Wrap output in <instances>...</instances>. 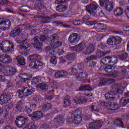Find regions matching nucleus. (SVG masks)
<instances>
[{
    "label": "nucleus",
    "instance_id": "obj_1",
    "mask_svg": "<svg viewBox=\"0 0 129 129\" xmlns=\"http://www.w3.org/2000/svg\"><path fill=\"white\" fill-rule=\"evenodd\" d=\"M123 88L120 86V84H115L112 86L110 93H106L105 97L106 100L109 101H113L115 99L116 94L122 93Z\"/></svg>",
    "mask_w": 129,
    "mask_h": 129
},
{
    "label": "nucleus",
    "instance_id": "obj_2",
    "mask_svg": "<svg viewBox=\"0 0 129 129\" xmlns=\"http://www.w3.org/2000/svg\"><path fill=\"white\" fill-rule=\"evenodd\" d=\"M0 48L4 53L12 54L15 51V43L10 40H4L0 44Z\"/></svg>",
    "mask_w": 129,
    "mask_h": 129
},
{
    "label": "nucleus",
    "instance_id": "obj_3",
    "mask_svg": "<svg viewBox=\"0 0 129 129\" xmlns=\"http://www.w3.org/2000/svg\"><path fill=\"white\" fill-rule=\"evenodd\" d=\"M35 92V88L33 86H28L24 87L23 89L21 90H18L17 93H18V97L21 99L28 97L30 95H32Z\"/></svg>",
    "mask_w": 129,
    "mask_h": 129
},
{
    "label": "nucleus",
    "instance_id": "obj_4",
    "mask_svg": "<svg viewBox=\"0 0 129 129\" xmlns=\"http://www.w3.org/2000/svg\"><path fill=\"white\" fill-rule=\"evenodd\" d=\"M98 5L95 3H92L90 5L86 6V10L91 16H93L94 18H98L101 17L100 12L97 10Z\"/></svg>",
    "mask_w": 129,
    "mask_h": 129
},
{
    "label": "nucleus",
    "instance_id": "obj_5",
    "mask_svg": "<svg viewBox=\"0 0 129 129\" xmlns=\"http://www.w3.org/2000/svg\"><path fill=\"white\" fill-rule=\"evenodd\" d=\"M72 116L74 117L73 122L75 123V124H79V123L81 122L82 116H83L82 111L79 109L74 110L72 112Z\"/></svg>",
    "mask_w": 129,
    "mask_h": 129
},
{
    "label": "nucleus",
    "instance_id": "obj_6",
    "mask_svg": "<svg viewBox=\"0 0 129 129\" xmlns=\"http://www.w3.org/2000/svg\"><path fill=\"white\" fill-rule=\"evenodd\" d=\"M100 63L104 64V65H115L117 62H118V59L117 58L111 56H106L100 60Z\"/></svg>",
    "mask_w": 129,
    "mask_h": 129
},
{
    "label": "nucleus",
    "instance_id": "obj_7",
    "mask_svg": "<svg viewBox=\"0 0 129 129\" xmlns=\"http://www.w3.org/2000/svg\"><path fill=\"white\" fill-rule=\"evenodd\" d=\"M17 126L18 127H23L28 123V117H25L24 116H18L15 121Z\"/></svg>",
    "mask_w": 129,
    "mask_h": 129
},
{
    "label": "nucleus",
    "instance_id": "obj_8",
    "mask_svg": "<svg viewBox=\"0 0 129 129\" xmlns=\"http://www.w3.org/2000/svg\"><path fill=\"white\" fill-rule=\"evenodd\" d=\"M122 39L119 36H112L108 38L107 40L108 45L110 46H115L116 45H119L121 43Z\"/></svg>",
    "mask_w": 129,
    "mask_h": 129
},
{
    "label": "nucleus",
    "instance_id": "obj_9",
    "mask_svg": "<svg viewBox=\"0 0 129 129\" xmlns=\"http://www.w3.org/2000/svg\"><path fill=\"white\" fill-rule=\"evenodd\" d=\"M80 40V35L78 33L71 34L68 38V43L71 45H76Z\"/></svg>",
    "mask_w": 129,
    "mask_h": 129
},
{
    "label": "nucleus",
    "instance_id": "obj_10",
    "mask_svg": "<svg viewBox=\"0 0 129 129\" xmlns=\"http://www.w3.org/2000/svg\"><path fill=\"white\" fill-rule=\"evenodd\" d=\"M12 22L9 19L0 18V30L6 31V28L10 29Z\"/></svg>",
    "mask_w": 129,
    "mask_h": 129
},
{
    "label": "nucleus",
    "instance_id": "obj_11",
    "mask_svg": "<svg viewBox=\"0 0 129 129\" xmlns=\"http://www.w3.org/2000/svg\"><path fill=\"white\" fill-rule=\"evenodd\" d=\"M47 40V36L46 35H41L40 38L38 36H36L34 38V43L35 46H38V47H42L43 46V43L41 42H45Z\"/></svg>",
    "mask_w": 129,
    "mask_h": 129
},
{
    "label": "nucleus",
    "instance_id": "obj_12",
    "mask_svg": "<svg viewBox=\"0 0 129 129\" xmlns=\"http://www.w3.org/2000/svg\"><path fill=\"white\" fill-rule=\"evenodd\" d=\"M17 73V70L11 66H7L4 71V74L6 76H14Z\"/></svg>",
    "mask_w": 129,
    "mask_h": 129
},
{
    "label": "nucleus",
    "instance_id": "obj_13",
    "mask_svg": "<svg viewBox=\"0 0 129 129\" xmlns=\"http://www.w3.org/2000/svg\"><path fill=\"white\" fill-rule=\"evenodd\" d=\"M62 45V42L61 41H57L56 43H54L53 46L51 47L48 46L46 48V52L49 51V55H54L55 54V50L57 48H59L60 46Z\"/></svg>",
    "mask_w": 129,
    "mask_h": 129
},
{
    "label": "nucleus",
    "instance_id": "obj_14",
    "mask_svg": "<svg viewBox=\"0 0 129 129\" xmlns=\"http://www.w3.org/2000/svg\"><path fill=\"white\" fill-rule=\"evenodd\" d=\"M87 46V44H86V43L82 42L75 46L71 47V50L76 51V52H81V51H83V50H84Z\"/></svg>",
    "mask_w": 129,
    "mask_h": 129
},
{
    "label": "nucleus",
    "instance_id": "obj_15",
    "mask_svg": "<svg viewBox=\"0 0 129 129\" xmlns=\"http://www.w3.org/2000/svg\"><path fill=\"white\" fill-rule=\"evenodd\" d=\"M23 27L24 25H20L16 26L15 28L11 31L10 33V36L12 38H15V37H17L18 35H20V33H22L23 31Z\"/></svg>",
    "mask_w": 129,
    "mask_h": 129
},
{
    "label": "nucleus",
    "instance_id": "obj_16",
    "mask_svg": "<svg viewBox=\"0 0 129 129\" xmlns=\"http://www.w3.org/2000/svg\"><path fill=\"white\" fill-rule=\"evenodd\" d=\"M103 125V121L101 120H97L89 123L88 129H100Z\"/></svg>",
    "mask_w": 129,
    "mask_h": 129
},
{
    "label": "nucleus",
    "instance_id": "obj_17",
    "mask_svg": "<svg viewBox=\"0 0 129 129\" xmlns=\"http://www.w3.org/2000/svg\"><path fill=\"white\" fill-rule=\"evenodd\" d=\"M112 82H114V79L103 77L101 78L100 80L99 86H105V85H108V84H110L112 83Z\"/></svg>",
    "mask_w": 129,
    "mask_h": 129
},
{
    "label": "nucleus",
    "instance_id": "obj_18",
    "mask_svg": "<svg viewBox=\"0 0 129 129\" xmlns=\"http://www.w3.org/2000/svg\"><path fill=\"white\" fill-rule=\"evenodd\" d=\"M0 62L5 64H11L13 62V59L9 55L3 54L1 57Z\"/></svg>",
    "mask_w": 129,
    "mask_h": 129
},
{
    "label": "nucleus",
    "instance_id": "obj_19",
    "mask_svg": "<svg viewBox=\"0 0 129 129\" xmlns=\"http://www.w3.org/2000/svg\"><path fill=\"white\" fill-rule=\"evenodd\" d=\"M11 94L9 92L4 93L0 97V101L2 103H8V101L11 100Z\"/></svg>",
    "mask_w": 129,
    "mask_h": 129
},
{
    "label": "nucleus",
    "instance_id": "obj_20",
    "mask_svg": "<svg viewBox=\"0 0 129 129\" xmlns=\"http://www.w3.org/2000/svg\"><path fill=\"white\" fill-rule=\"evenodd\" d=\"M95 47L93 46V44H90L84 51L83 53L85 55H91L94 51Z\"/></svg>",
    "mask_w": 129,
    "mask_h": 129
},
{
    "label": "nucleus",
    "instance_id": "obj_21",
    "mask_svg": "<svg viewBox=\"0 0 129 129\" xmlns=\"http://www.w3.org/2000/svg\"><path fill=\"white\" fill-rule=\"evenodd\" d=\"M95 47L93 46V44H90L84 51L83 53L85 55H91L94 51Z\"/></svg>",
    "mask_w": 129,
    "mask_h": 129
},
{
    "label": "nucleus",
    "instance_id": "obj_22",
    "mask_svg": "<svg viewBox=\"0 0 129 129\" xmlns=\"http://www.w3.org/2000/svg\"><path fill=\"white\" fill-rule=\"evenodd\" d=\"M87 77H88V73L85 72H81L77 76V79L79 81H83V80H86Z\"/></svg>",
    "mask_w": 129,
    "mask_h": 129
},
{
    "label": "nucleus",
    "instance_id": "obj_23",
    "mask_svg": "<svg viewBox=\"0 0 129 129\" xmlns=\"http://www.w3.org/2000/svg\"><path fill=\"white\" fill-rule=\"evenodd\" d=\"M54 76L56 78H60V77H67L68 73L65 71H58L55 73Z\"/></svg>",
    "mask_w": 129,
    "mask_h": 129
},
{
    "label": "nucleus",
    "instance_id": "obj_24",
    "mask_svg": "<svg viewBox=\"0 0 129 129\" xmlns=\"http://www.w3.org/2000/svg\"><path fill=\"white\" fill-rule=\"evenodd\" d=\"M16 59L17 61V63L21 66H24V65H26V59L24 56L22 55H19L16 57Z\"/></svg>",
    "mask_w": 129,
    "mask_h": 129
},
{
    "label": "nucleus",
    "instance_id": "obj_25",
    "mask_svg": "<svg viewBox=\"0 0 129 129\" xmlns=\"http://www.w3.org/2000/svg\"><path fill=\"white\" fill-rule=\"evenodd\" d=\"M52 24H55L56 26H59L61 28H68V29L71 28V25H69V23L68 24L59 21H54L52 22Z\"/></svg>",
    "mask_w": 129,
    "mask_h": 129
},
{
    "label": "nucleus",
    "instance_id": "obj_26",
    "mask_svg": "<svg viewBox=\"0 0 129 129\" xmlns=\"http://www.w3.org/2000/svg\"><path fill=\"white\" fill-rule=\"evenodd\" d=\"M70 99H71V97H70V96L67 95L64 97V98L63 99V106H64V107H68V106H70L71 104Z\"/></svg>",
    "mask_w": 129,
    "mask_h": 129
},
{
    "label": "nucleus",
    "instance_id": "obj_27",
    "mask_svg": "<svg viewBox=\"0 0 129 129\" xmlns=\"http://www.w3.org/2000/svg\"><path fill=\"white\" fill-rule=\"evenodd\" d=\"M25 37L26 36H25V35L23 34L17 36L16 39L17 43H18V44H20V43H22V42H27V41H28V39H25Z\"/></svg>",
    "mask_w": 129,
    "mask_h": 129
},
{
    "label": "nucleus",
    "instance_id": "obj_28",
    "mask_svg": "<svg viewBox=\"0 0 129 129\" xmlns=\"http://www.w3.org/2000/svg\"><path fill=\"white\" fill-rule=\"evenodd\" d=\"M23 43H21L19 45H18V48L19 51H23V50H26V49H28L29 47L31 45L29 44V43L27 42V41H23Z\"/></svg>",
    "mask_w": 129,
    "mask_h": 129
},
{
    "label": "nucleus",
    "instance_id": "obj_29",
    "mask_svg": "<svg viewBox=\"0 0 129 129\" xmlns=\"http://www.w3.org/2000/svg\"><path fill=\"white\" fill-rule=\"evenodd\" d=\"M76 57V53L75 52H69L65 56V58L68 61H73L75 59Z\"/></svg>",
    "mask_w": 129,
    "mask_h": 129
},
{
    "label": "nucleus",
    "instance_id": "obj_30",
    "mask_svg": "<svg viewBox=\"0 0 129 129\" xmlns=\"http://www.w3.org/2000/svg\"><path fill=\"white\" fill-rule=\"evenodd\" d=\"M103 7H104L106 11H108V12H111V11L113 10V3L108 2L106 3H105Z\"/></svg>",
    "mask_w": 129,
    "mask_h": 129
},
{
    "label": "nucleus",
    "instance_id": "obj_31",
    "mask_svg": "<svg viewBox=\"0 0 129 129\" xmlns=\"http://www.w3.org/2000/svg\"><path fill=\"white\" fill-rule=\"evenodd\" d=\"M115 16H121L123 14V9L121 7H117L113 11Z\"/></svg>",
    "mask_w": 129,
    "mask_h": 129
},
{
    "label": "nucleus",
    "instance_id": "obj_32",
    "mask_svg": "<svg viewBox=\"0 0 129 129\" xmlns=\"http://www.w3.org/2000/svg\"><path fill=\"white\" fill-rule=\"evenodd\" d=\"M68 24L71 25V26H72L73 24L75 26H81V25L84 24V21L79 19L78 20H74L73 22H68Z\"/></svg>",
    "mask_w": 129,
    "mask_h": 129
},
{
    "label": "nucleus",
    "instance_id": "obj_33",
    "mask_svg": "<svg viewBox=\"0 0 129 129\" xmlns=\"http://www.w3.org/2000/svg\"><path fill=\"white\" fill-rule=\"evenodd\" d=\"M53 120L55 123H62L64 121V117L59 115L55 117Z\"/></svg>",
    "mask_w": 129,
    "mask_h": 129
},
{
    "label": "nucleus",
    "instance_id": "obj_34",
    "mask_svg": "<svg viewBox=\"0 0 129 129\" xmlns=\"http://www.w3.org/2000/svg\"><path fill=\"white\" fill-rule=\"evenodd\" d=\"M38 87L41 90L44 91V92H46V91L48 90V85H47V84L45 83H39L38 85Z\"/></svg>",
    "mask_w": 129,
    "mask_h": 129
},
{
    "label": "nucleus",
    "instance_id": "obj_35",
    "mask_svg": "<svg viewBox=\"0 0 129 129\" xmlns=\"http://www.w3.org/2000/svg\"><path fill=\"white\" fill-rule=\"evenodd\" d=\"M56 10L57 12H63L65 11H67V7L64 5H60L56 7Z\"/></svg>",
    "mask_w": 129,
    "mask_h": 129
},
{
    "label": "nucleus",
    "instance_id": "obj_36",
    "mask_svg": "<svg viewBox=\"0 0 129 129\" xmlns=\"http://www.w3.org/2000/svg\"><path fill=\"white\" fill-rule=\"evenodd\" d=\"M52 104L50 103H47L46 104H45L44 105H42L41 107V109L42 111H47V110H49V109H51V108L52 107Z\"/></svg>",
    "mask_w": 129,
    "mask_h": 129
},
{
    "label": "nucleus",
    "instance_id": "obj_37",
    "mask_svg": "<svg viewBox=\"0 0 129 129\" xmlns=\"http://www.w3.org/2000/svg\"><path fill=\"white\" fill-rule=\"evenodd\" d=\"M118 57L120 60H122V61H124L126 60L128 57V53L126 52H122L120 54H119Z\"/></svg>",
    "mask_w": 129,
    "mask_h": 129
},
{
    "label": "nucleus",
    "instance_id": "obj_38",
    "mask_svg": "<svg viewBox=\"0 0 129 129\" xmlns=\"http://www.w3.org/2000/svg\"><path fill=\"white\" fill-rule=\"evenodd\" d=\"M79 90H83L84 91L85 90H87V91H92V90H93V88L89 85H84L81 86Z\"/></svg>",
    "mask_w": 129,
    "mask_h": 129
},
{
    "label": "nucleus",
    "instance_id": "obj_39",
    "mask_svg": "<svg viewBox=\"0 0 129 129\" xmlns=\"http://www.w3.org/2000/svg\"><path fill=\"white\" fill-rule=\"evenodd\" d=\"M43 115L44 114L41 111H37L33 113V116L35 118H41L43 117Z\"/></svg>",
    "mask_w": 129,
    "mask_h": 129
},
{
    "label": "nucleus",
    "instance_id": "obj_40",
    "mask_svg": "<svg viewBox=\"0 0 129 129\" xmlns=\"http://www.w3.org/2000/svg\"><path fill=\"white\" fill-rule=\"evenodd\" d=\"M0 5H4L5 6H8V7H10V8L14 6L13 3L8 0H0Z\"/></svg>",
    "mask_w": 129,
    "mask_h": 129
},
{
    "label": "nucleus",
    "instance_id": "obj_41",
    "mask_svg": "<svg viewBox=\"0 0 129 129\" xmlns=\"http://www.w3.org/2000/svg\"><path fill=\"white\" fill-rule=\"evenodd\" d=\"M109 107L110 110H115L118 108L117 104L114 103L113 102H109Z\"/></svg>",
    "mask_w": 129,
    "mask_h": 129
},
{
    "label": "nucleus",
    "instance_id": "obj_42",
    "mask_svg": "<svg viewBox=\"0 0 129 129\" xmlns=\"http://www.w3.org/2000/svg\"><path fill=\"white\" fill-rule=\"evenodd\" d=\"M29 59L31 61L32 60H40L41 59V55L37 54H33L29 55Z\"/></svg>",
    "mask_w": 129,
    "mask_h": 129
},
{
    "label": "nucleus",
    "instance_id": "obj_43",
    "mask_svg": "<svg viewBox=\"0 0 129 129\" xmlns=\"http://www.w3.org/2000/svg\"><path fill=\"white\" fill-rule=\"evenodd\" d=\"M129 102V99L125 98H122L120 99V104L121 106H125Z\"/></svg>",
    "mask_w": 129,
    "mask_h": 129
},
{
    "label": "nucleus",
    "instance_id": "obj_44",
    "mask_svg": "<svg viewBox=\"0 0 129 129\" xmlns=\"http://www.w3.org/2000/svg\"><path fill=\"white\" fill-rule=\"evenodd\" d=\"M96 55L97 58H102V57H104L106 55V53L100 50H98L96 53Z\"/></svg>",
    "mask_w": 129,
    "mask_h": 129
},
{
    "label": "nucleus",
    "instance_id": "obj_45",
    "mask_svg": "<svg viewBox=\"0 0 129 129\" xmlns=\"http://www.w3.org/2000/svg\"><path fill=\"white\" fill-rule=\"evenodd\" d=\"M85 102H86V99L83 95H81L80 96V98L78 99L77 101H76V103H79V104H80V103H84Z\"/></svg>",
    "mask_w": 129,
    "mask_h": 129
},
{
    "label": "nucleus",
    "instance_id": "obj_46",
    "mask_svg": "<svg viewBox=\"0 0 129 129\" xmlns=\"http://www.w3.org/2000/svg\"><path fill=\"white\" fill-rule=\"evenodd\" d=\"M119 69L121 70V74L122 76H125L126 75V72H127V68L123 66L119 67Z\"/></svg>",
    "mask_w": 129,
    "mask_h": 129
},
{
    "label": "nucleus",
    "instance_id": "obj_47",
    "mask_svg": "<svg viewBox=\"0 0 129 129\" xmlns=\"http://www.w3.org/2000/svg\"><path fill=\"white\" fill-rule=\"evenodd\" d=\"M23 109V103H22L21 101H19L16 104L15 109L16 110H18L20 111Z\"/></svg>",
    "mask_w": 129,
    "mask_h": 129
},
{
    "label": "nucleus",
    "instance_id": "obj_48",
    "mask_svg": "<svg viewBox=\"0 0 129 129\" xmlns=\"http://www.w3.org/2000/svg\"><path fill=\"white\" fill-rule=\"evenodd\" d=\"M104 70L107 73H111L113 70H114V68L112 67L111 65L105 67Z\"/></svg>",
    "mask_w": 129,
    "mask_h": 129
},
{
    "label": "nucleus",
    "instance_id": "obj_49",
    "mask_svg": "<svg viewBox=\"0 0 129 129\" xmlns=\"http://www.w3.org/2000/svg\"><path fill=\"white\" fill-rule=\"evenodd\" d=\"M114 124H116L118 126H120L122 127L123 126V122L120 120V119L118 118V119H116L114 122Z\"/></svg>",
    "mask_w": 129,
    "mask_h": 129
},
{
    "label": "nucleus",
    "instance_id": "obj_50",
    "mask_svg": "<svg viewBox=\"0 0 129 129\" xmlns=\"http://www.w3.org/2000/svg\"><path fill=\"white\" fill-rule=\"evenodd\" d=\"M87 65L90 67V68H93V67H95L96 66V62L93 60H87Z\"/></svg>",
    "mask_w": 129,
    "mask_h": 129
},
{
    "label": "nucleus",
    "instance_id": "obj_51",
    "mask_svg": "<svg viewBox=\"0 0 129 129\" xmlns=\"http://www.w3.org/2000/svg\"><path fill=\"white\" fill-rule=\"evenodd\" d=\"M27 127L29 129H37L38 128V126L35 124L34 122L29 123Z\"/></svg>",
    "mask_w": 129,
    "mask_h": 129
},
{
    "label": "nucleus",
    "instance_id": "obj_52",
    "mask_svg": "<svg viewBox=\"0 0 129 129\" xmlns=\"http://www.w3.org/2000/svg\"><path fill=\"white\" fill-rule=\"evenodd\" d=\"M50 63V64H53L54 66L56 65L57 64V57L55 56H51Z\"/></svg>",
    "mask_w": 129,
    "mask_h": 129
},
{
    "label": "nucleus",
    "instance_id": "obj_53",
    "mask_svg": "<svg viewBox=\"0 0 129 129\" xmlns=\"http://www.w3.org/2000/svg\"><path fill=\"white\" fill-rule=\"evenodd\" d=\"M20 10L24 13H28V12H30V8L28 6H22L20 8Z\"/></svg>",
    "mask_w": 129,
    "mask_h": 129
},
{
    "label": "nucleus",
    "instance_id": "obj_54",
    "mask_svg": "<svg viewBox=\"0 0 129 129\" xmlns=\"http://www.w3.org/2000/svg\"><path fill=\"white\" fill-rule=\"evenodd\" d=\"M36 69H38L39 67H42L43 66V62L41 60H35Z\"/></svg>",
    "mask_w": 129,
    "mask_h": 129
},
{
    "label": "nucleus",
    "instance_id": "obj_55",
    "mask_svg": "<svg viewBox=\"0 0 129 129\" xmlns=\"http://www.w3.org/2000/svg\"><path fill=\"white\" fill-rule=\"evenodd\" d=\"M59 37L57 34H52L51 35V43H55L54 41L58 40Z\"/></svg>",
    "mask_w": 129,
    "mask_h": 129
},
{
    "label": "nucleus",
    "instance_id": "obj_56",
    "mask_svg": "<svg viewBox=\"0 0 129 129\" xmlns=\"http://www.w3.org/2000/svg\"><path fill=\"white\" fill-rule=\"evenodd\" d=\"M19 76L21 79H24V78H25V77H27L28 76H32V75H30V74H27V73H24V74L20 73L19 74Z\"/></svg>",
    "mask_w": 129,
    "mask_h": 129
},
{
    "label": "nucleus",
    "instance_id": "obj_57",
    "mask_svg": "<svg viewBox=\"0 0 129 129\" xmlns=\"http://www.w3.org/2000/svg\"><path fill=\"white\" fill-rule=\"evenodd\" d=\"M78 72V69L73 68L71 69V72H70V75H75L76 73Z\"/></svg>",
    "mask_w": 129,
    "mask_h": 129
},
{
    "label": "nucleus",
    "instance_id": "obj_58",
    "mask_svg": "<svg viewBox=\"0 0 129 129\" xmlns=\"http://www.w3.org/2000/svg\"><path fill=\"white\" fill-rule=\"evenodd\" d=\"M97 56L96 55H92L88 57H87V61H92V60H96Z\"/></svg>",
    "mask_w": 129,
    "mask_h": 129
},
{
    "label": "nucleus",
    "instance_id": "obj_59",
    "mask_svg": "<svg viewBox=\"0 0 129 129\" xmlns=\"http://www.w3.org/2000/svg\"><path fill=\"white\" fill-rule=\"evenodd\" d=\"M124 13L127 19H129V6H127L124 10Z\"/></svg>",
    "mask_w": 129,
    "mask_h": 129
},
{
    "label": "nucleus",
    "instance_id": "obj_60",
    "mask_svg": "<svg viewBox=\"0 0 129 129\" xmlns=\"http://www.w3.org/2000/svg\"><path fill=\"white\" fill-rule=\"evenodd\" d=\"M32 84H37V83H39V77L36 76L34 77L32 81H31Z\"/></svg>",
    "mask_w": 129,
    "mask_h": 129
},
{
    "label": "nucleus",
    "instance_id": "obj_61",
    "mask_svg": "<svg viewBox=\"0 0 129 129\" xmlns=\"http://www.w3.org/2000/svg\"><path fill=\"white\" fill-rule=\"evenodd\" d=\"M70 0H56L55 3L57 5H61L62 4H66L68 2H69Z\"/></svg>",
    "mask_w": 129,
    "mask_h": 129
},
{
    "label": "nucleus",
    "instance_id": "obj_62",
    "mask_svg": "<svg viewBox=\"0 0 129 129\" xmlns=\"http://www.w3.org/2000/svg\"><path fill=\"white\" fill-rule=\"evenodd\" d=\"M98 47L100 48V49H102L103 50H104V49L106 48V45L102 42H100L99 45H98Z\"/></svg>",
    "mask_w": 129,
    "mask_h": 129
},
{
    "label": "nucleus",
    "instance_id": "obj_63",
    "mask_svg": "<svg viewBox=\"0 0 129 129\" xmlns=\"http://www.w3.org/2000/svg\"><path fill=\"white\" fill-rule=\"evenodd\" d=\"M109 0H99L100 7H104V4L106 3H108Z\"/></svg>",
    "mask_w": 129,
    "mask_h": 129
},
{
    "label": "nucleus",
    "instance_id": "obj_64",
    "mask_svg": "<svg viewBox=\"0 0 129 129\" xmlns=\"http://www.w3.org/2000/svg\"><path fill=\"white\" fill-rule=\"evenodd\" d=\"M57 53L58 55L60 56V55H63V54H65V51H64V49H63V48H61L60 49H58L57 51Z\"/></svg>",
    "mask_w": 129,
    "mask_h": 129
}]
</instances>
